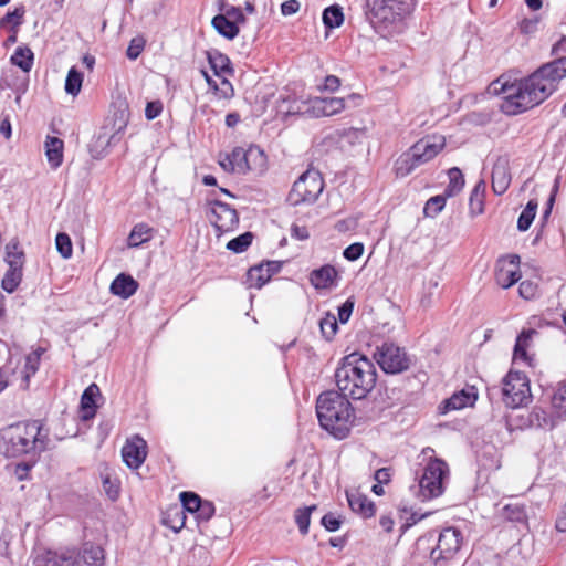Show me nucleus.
<instances>
[{
	"label": "nucleus",
	"mask_w": 566,
	"mask_h": 566,
	"mask_svg": "<svg viewBox=\"0 0 566 566\" xmlns=\"http://www.w3.org/2000/svg\"><path fill=\"white\" fill-rule=\"evenodd\" d=\"M566 77V56L538 67L525 78L509 84L500 80L491 84L493 92L504 94L501 111L507 115L526 112L547 99Z\"/></svg>",
	"instance_id": "nucleus-1"
},
{
	"label": "nucleus",
	"mask_w": 566,
	"mask_h": 566,
	"mask_svg": "<svg viewBox=\"0 0 566 566\" xmlns=\"http://www.w3.org/2000/svg\"><path fill=\"white\" fill-rule=\"evenodd\" d=\"M335 380L339 392L353 399H363L376 385V367L366 356L352 353L343 358Z\"/></svg>",
	"instance_id": "nucleus-2"
},
{
	"label": "nucleus",
	"mask_w": 566,
	"mask_h": 566,
	"mask_svg": "<svg viewBox=\"0 0 566 566\" xmlns=\"http://www.w3.org/2000/svg\"><path fill=\"white\" fill-rule=\"evenodd\" d=\"M316 415L321 427L337 439L348 436L355 419L354 408L348 398L334 390L318 396Z\"/></svg>",
	"instance_id": "nucleus-3"
},
{
	"label": "nucleus",
	"mask_w": 566,
	"mask_h": 566,
	"mask_svg": "<svg viewBox=\"0 0 566 566\" xmlns=\"http://www.w3.org/2000/svg\"><path fill=\"white\" fill-rule=\"evenodd\" d=\"M39 421L18 422L0 430L2 448L7 457H19L46 449L48 434L42 433Z\"/></svg>",
	"instance_id": "nucleus-4"
},
{
	"label": "nucleus",
	"mask_w": 566,
	"mask_h": 566,
	"mask_svg": "<svg viewBox=\"0 0 566 566\" xmlns=\"http://www.w3.org/2000/svg\"><path fill=\"white\" fill-rule=\"evenodd\" d=\"M446 146L441 135L426 136L415 143L410 149L396 161L395 169L399 177H406L417 167L433 159Z\"/></svg>",
	"instance_id": "nucleus-5"
},
{
	"label": "nucleus",
	"mask_w": 566,
	"mask_h": 566,
	"mask_svg": "<svg viewBox=\"0 0 566 566\" xmlns=\"http://www.w3.org/2000/svg\"><path fill=\"white\" fill-rule=\"evenodd\" d=\"M219 165L231 174L244 175L249 171L262 174L266 169V156L256 146L248 149L235 147L230 154L220 156Z\"/></svg>",
	"instance_id": "nucleus-6"
},
{
	"label": "nucleus",
	"mask_w": 566,
	"mask_h": 566,
	"mask_svg": "<svg viewBox=\"0 0 566 566\" xmlns=\"http://www.w3.org/2000/svg\"><path fill=\"white\" fill-rule=\"evenodd\" d=\"M409 11L407 0H365L364 13L374 28L395 24Z\"/></svg>",
	"instance_id": "nucleus-7"
},
{
	"label": "nucleus",
	"mask_w": 566,
	"mask_h": 566,
	"mask_svg": "<svg viewBox=\"0 0 566 566\" xmlns=\"http://www.w3.org/2000/svg\"><path fill=\"white\" fill-rule=\"evenodd\" d=\"M448 479V464L441 459H430L418 480V497L427 501L440 496Z\"/></svg>",
	"instance_id": "nucleus-8"
},
{
	"label": "nucleus",
	"mask_w": 566,
	"mask_h": 566,
	"mask_svg": "<svg viewBox=\"0 0 566 566\" xmlns=\"http://www.w3.org/2000/svg\"><path fill=\"white\" fill-rule=\"evenodd\" d=\"M324 189V180L319 171L307 169L294 181L287 196L292 206L314 203Z\"/></svg>",
	"instance_id": "nucleus-9"
},
{
	"label": "nucleus",
	"mask_w": 566,
	"mask_h": 566,
	"mask_svg": "<svg viewBox=\"0 0 566 566\" xmlns=\"http://www.w3.org/2000/svg\"><path fill=\"white\" fill-rule=\"evenodd\" d=\"M361 99L359 94L352 93L346 97H315L305 104V108H290L289 113H308L313 117H328L334 116L346 109L350 103L353 106H357Z\"/></svg>",
	"instance_id": "nucleus-10"
},
{
	"label": "nucleus",
	"mask_w": 566,
	"mask_h": 566,
	"mask_svg": "<svg viewBox=\"0 0 566 566\" xmlns=\"http://www.w3.org/2000/svg\"><path fill=\"white\" fill-rule=\"evenodd\" d=\"M502 394L507 407L518 408L526 406L532 399L527 376L521 371H509L503 379Z\"/></svg>",
	"instance_id": "nucleus-11"
},
{
	"label": "nucleus",
	"mask_w": 566,
	"mask_h": 566,
	"mask_svg": "<svg viewBox=\"0 0 566 566\" xmlns=\"http://www.w3.org/2000/svg\"><path fill=\"white\" fill-rule=\"evenodd\" d=\"M379 367L386 374H400L409 369L411 358L406 353L405 348L397 346L394 343H384L376 348L374 353Z\"/></svg>",
	"instance_id": "nucleus-12"
},
{
	"label": "nucleus",
	"mask_w": 566,
	"mask_h": 566,
	"mask_svg": "<svg viewBox=\"0 0 566 566\" xmlns=\"http://www.w3.org/2000/svg\"><path fill=\"white\" fill-rule=\"evenodd\" d=\"M462 533L455 527L443 528L438 537L437 546L430 553L431 560L439 565L440 563L452 559L462 545Z\"/></svg>",
	"instance_id": "nucleus-13"
},
{
	"label": "nucleus",
	"mask_w": 566,
	"mask_h": 566,
	"mask_svg": "<svg viewBox=\"0 0 566 566\" xmlns=\"http://www.w3.org/2000/svg\"><path fill=\"white\" fill-rule=\"evenodd\" d=\"M209 220L219 233L233 231L239 223V216L235 209L229 205L213 200L210 202Z\"/></svg>",
	"instance_id": "nucleus-14"
},
{
	"label": "nucleus",
	"mask_w": 566,
	"mask_h": 566,
	"mask_svg": "<svg viewBox=\"0 0 566 566\" xmlns=\"http://www.w3.org/2000/svg\"><path fill=\"white\" fill-rule=\"evenodd\" d=\"M62 566H103L104 552L102 547L85 543L77 553H69L62 555Z\"/></svg>",
	"instance_id": "nucleus-15"
},
{
	"label": "nucleus",
	"mask_w": 566,
	"mask_h": 566,
	"mask_svg": "<svg viewBox=\"0 0 566 566\" xmlns=\"http://www.w3.org/2000/svg\"><path fill=\"white\" fill-rule=\"evenodd\" d=\"M521 279L520 256L510 254L496 262L495 281L502 289H509Z\"/></svg>",
	"instance_id": "nucleus-16"
},
{
	"label": "nucleus",
	"mask_w": 566,
	"mask_h": 566,
	"mask_svg": "<svg viewBox=\"0 0 566 566\" xmlns=\"http://www.w3.org/2000/svg\"><path fill=\"white\" fill-rule=\"evenodd\" d=\"M147 455V443L139 437L134 436L126 441L122 449L123 461L130 469H138Z\"/></svg>",
	"instance_id": "nucleus-17"
},
{
	"label": "nucleus",
	"mask_w": 566,
	"mask_h": 566,
	"mask_svg": "<svg viewBox=\"0 0 566 566\" xmlns=\"http://www.w3.org/2000/svg\"><path fill=\"white\" fill-rule=\"evenodd\" d=\"M511 184L509 160L500 157L492 169V189L496 195L504 193Z\"/></svg>",
	"instance_id": "nucleus-18"
},
{
	"label": "nucleus",
	"mask_w": 566,
	"mask_h": 566,
	"mask_svg": "<svg viewBox=\"0 0 566 566\" xmlns=\"http://www.w3.org/2000/svg\"><path fill=\"white\" fill-rule=\"evenodd\" d=\"M337 277L338 273L331 264L323 265L310 273V282L316 290L333 287L336 285Z\"/></svg>",
	"instance_id": "nucleus-19"
},
{
	"label": "nucleus",
	"mask_w": 566,
	"mask_h": 566,
	"mask_svg": "<svg viewBox=\"0 0 566 566\" xmlns=\"http://www.w3.org/2000/svg\"><path fill=\"white\" fill-rule=\"evenodd\" d=\"M537 332L535 329H526L523 331L516 338V343L513 350V360L522 361L526 365H531V357L527 354V349L531 346L533 336L536 335Z\"/></svg>",
	"instance_id": "nucleus-20"
},
{
	"label": "nucleus",
	"mask_w": 566,
	"mask_h": 566,
	"mask_svg": "<svg viewBox=\"0 0 566 566\" xmlns=\"http://www.w3.org/2000/svg\"><path fill=\"white\" fill-rule=\"evenodd\" d=\"M101 391L96 384H91L82 394L81 397V411L82 419L90 420L96 415V397L99 396Z\"/></svg>",
	"instance_id": "nucleus-21"
},
{
	"label": "nucleus",
	"mask_w": 566,
	"mask_h": 566,
	"mask_svg": "<svg viewBox=\"0 0 566 566\" xmlns=\"http://www.w3.org/2000/svg\"><path fill=\"white\" fill-rule=\"evenodd\" d=\"M346 496L353 512L365 518L375 514V505L366 495L358 492H346Z\"/></svg>",
	"instance_id": "nucleus-22"
},
{
	"label": "nucleus",
	"mask_w": 566,
	"mask_h": 566,
	"mask_svg": "<svg viewBox=\"0 0 566 566\" xmlns=\"http://www.w3.org/2000/svg\"><path fill=\"white\" fill-rule=\"evenodd\" d=\"M138 283L127 274H119L111 284V292L123 298H128L136 293Z\"/></svg>",
	"instance_id": "nucleus-23"
},
{
	"label": "nucleus",
	"mask_w": 566,
	"mask_h": 566,
	"mask_svg": "<svg viewBox=\"0 0 566 566\" xmlns=\"http://www.w3.org/2000/svg\"><path fill=\"white\" fill-rule=\"evenodd\" d=\"M64 143L62 139L48 136L45 140V156L51 168L56 169L63 163Z\"/></svg>",
	"instance_id": "nucleus-24"
},
{
	"label": "nucleus",
	"mask_w": 566,
	"mask_h": 566,
	"mask_svg": "<svg viewBox=\"0 0 566 566\" xmlns=\"http://www.w3.org/2000/svg\"><path fill=\"white\" fill-rule=\"evenodd\" d=\"M207 59L214 75L221 76L222 74L233 73L230 59L218 50L207 51Z\"/></svg>",
	"instance_id": "nucleus-25"
},
{
	"label": "nucleus",
	"mask_w": 566,
	"mask_h": 566,
	"mask_svg": "<svg viewBox=\"0 0 566 566\" xmlns=\"http://www.w3.org/2000/svg\"><path fill=\"white\" fill-rule=\"evenodd\" d=\"M475 400L476 396L474 394L461 390L446 399L441 409L443 413L450 410H459L465 408L467 406H472Z\"/></svg>",
	"instance_id": "nucleus-26"
},
{
	"label": "nucleus",
	"mask_w": 566,
	"mask_h": 566,
	"mask_svg": "<svg viewBox=\"0 0 566 566\" xmlns=\"http://www.w3.org/2000/svg\"><path fill=\"white\" fill-rule=\"evenodd\" d=\"M211 23L216 31L228 40L234 39L239 33L237 23L228 19L227 15L218 14L212 19Z\"/></svg>",
	"instance_id": "nucleus-27"
},
{
	"label": "nucleus",
	"mask_w": 566,
	"mask_h": 566,
	"mask_svg": "<svg viewBox=\"0 0 566 566\" xmlns=\"http://www.w3.org/2000/svg\"><path fill=\"white\" fill-rule=\"evenodd\" d=\"M153 228L146 223L136 224L128 235L127 245L129 248L140 247L143 243L148 242L153 238Z\"/></svg>",
	"instance_id": "nucleus-28"
},
{
	"label": "nucleus",
	"mask_w": 566,
	"mask_h": 566,
	"mask_svg": "<svg viewBox=\"0 0 566 566\" xmlns=\"http://www.w3.org/2000/svg\"><path fill=\"white\" fill-rule=\"evenodd\" d=\"M10 61L13 65L28 73L33 66L34 54L30 48L21 45L15 49Z\"/></svg>",
	"instance_id": "nucleus-29"
},
{
	"label": "nucleus",
	"mask_w": 566,
	"mask_h": 566,
	"mask_svg": "<svg viewBox=\"0 0 566 566\" xmlns=\"http://www.w3.org/2000/svg\"><path fill=\"white\" fill-rule=\"evenodd\" d=\"M528 426L536 429H552L555 426V421L544 409L535 407L528 413L527 417Z\"/></svg>",
	"instance_id": "nucleus-30"
},
{
	"label": "nucleus",
	"mask_w": 566,
	"mask_h": 566,
	"mask_svg": "<svg viewBox=\"0 0 566 566\" xmlns=\"http://www.w3.org/2000/svg\"><path fill=\"white\" fill-rule=\"evenodd\" d=\"M42 354L43 349L39 347L29 355H27L24 359V368L21 371V378L24 387H28L30 377L38 371Z\"/></svg>",
	"instance_id": "nucleus-31"
},
{
	"label": "nucleus",
	"mask_w": 566,
	"mask_h": 566,
	"mask_svg": "<svg viewBox=\"0 0 566 566\" xmlns=\"http://www.w3.org/2000/svg\"><path fill=\"white\" fill-rule=\"evenodd\" d=\"M551 405L556 417L566 416V381L559 382L554 389Z\"/></svg>",
	"instance_id": "nucleus-32"
},
{
	"label": "nucleus",
	"mask_w": 566,
	"mask_h": 566,
	"mask_svg": "<svg viewBox=\"0 0 566 566\" xmlns=\"http://www.w3.org/2000/svg\"><path fill=\"white\" fill-rule=\"evenodd\" d=\"M323 23L327 29L339 28L344 22V12L343 8L338 4H333L327 7L323 11Z\"/></svg>",
	"instance_id": "nucleus-33"
},
{
	"label": "nucleus",
	"mask_w": 566,
	"mask_h": 566,
	"mask_svg": "<svg viewBox=\"0 0 566 566\" xmlns=\"http://www.w3.org/2000/svg\"><path fill=\"white\" fill-rule=\"evenodd\" d=\"M263 265L252 266L248 271L247 283L249 287L261 289L270 281V274L266 273Z\"/></svg>",
	"instance_id": "nucleus-34"
},
{
	"label": "nucleus",
	"mask_w": 566,
	"mask_h": 566,
	"mask_svg": "<svg viewBox=\"0 0 566 566\" xmlns=\"http://www.w3.org/2000/svg\"><path fill=\"white\" fill-rule=\"evenodd\" d=\"M537 210V201L530 200L517 219V229L522 232L530 229Z\"/></svg>",
	"instance_id": "nucleus-35"
},
{
	"label": "nucleus",
	"mask_w": 566,
	"mask_h": 566,
	"mask_svg": "<svg viewBox=\"0 0 566 566\" xmlns=\"http://www.w3.org/2000/svg\"><path fill=\"white\" fill-rule=\"evenodd\" d=\"M448 176H449V185L446 188L444 192L448 197H453L462 190V188L464 186V178H463L461 170L457 167L451 168L448 171Z\"/></svg>",
	"instance_id": "nucleus-36"
},
{
	"label": "nucleus",
	"mask_w": 566,
	"mask_h": 566,
	"mask_svg": "<svg viewBox=\"0 0 566 566\" xmlns=\"http://www.w3.org/2000/svg\"><path fill=\"white\" fill-rule=\"evenodd\" d=\"M83 74L75 67H71L65 80V92L76 96L81 92Z\"/></svg>",
	"instance_id": "nucleus-37"
},
{
	"label": "nucleus",
	"mask_w": 566,
	"mask_h": 566,
	"mask_svg": "<svg viewBox=\"0 0 566 566\" xmlns=\"http://www.w3.org/2000/svg\"><path fill=\"white\" fill-rule=\"evenodd\" d=\"M6 262L9 268L22 269L24 264V253L19 250L18 242H11L7 245Z\"/></svg>",
	"instance_id": "nucleus-38"
},
{
	"label": "nucleus",
	"mask_w": 566,
	"mask_h": 566,
	"mask_svg": "<svg viewBox=\"0 0 566 566\" xmlns=\"http://www.w3.org/2000/svg\"><path fill=\"white\" fill-rule=\"evenodd\" d=\"M25 9L23 6L17 7L13 11L7 12L0 19V28H19L23 23Z\"/></svg>",
	"instance_id": "nucleus-39"
},
{
	"label": "nucleus",
	"mask_w": 566,
	"mask_h": 566,
	"mask_svg": "<svg viewBox=\"0 0 566 566\" xmlns=\"http://www.w3.org/2000/svg\"><path fill=\"white\" fill-rule=\"evenodd\" d=\"M22 280V269L9 268L2 279V287L8 293H12L19 286Z\"/></svg>",
	"instance_id": "nucleus-40"
},
{
	"label": "nucleus",
	"mask_w": 566,
	"mask_h": 566,
	"mask_svg": "<svg viewBox=\"0 0 566 566\" xmlns=\"http://www.w3.org/2000/svg\"><path fill=\"white\" fill-rule=\"evenodd\" d=\"M319 328L323 337L327 340H331L338 329L336 316L327 313L323 318L319 319Z\"/></svg>",
	"instance_id": "nucleus-41"
},
{
	"label": "nucleus",
	"mask_w": 566,
	"mask_h": 566,
	"mask_svg": "<svg viewBox=\"0 0 566 566\" xmlns=\"http://www.w3.org/2000/svg\"><path fill=\"white\" fill-rule=\"evenodd\" d=\"M316 510V505L297 509L295 512V521L301 534L306 535L311 523V514Z\"/></svg>",
	"instance_id": "nucleus-42"
},
{
	"label": "nucleus",
	"mask_w": 566,
	"mask_h": 566,
	"mask_svg": "<svg viewBox=\"0 0 566 566\" xmlns=\"http://www.w3.org/2000/svg\"><path fill=\"white\" fill-rule=\"evenodd\" d=\"M503 516L512 522L526 521V512L524 505L520 503H510L503 507Z\"/></svg>",
	"instance_id": "nucleus-43"
},
{
	"label": "nucleus",
	"mask_w": 566,
	"mask_h": 566,
	"mask_svg": "<svg viewBox=\"0 0 566 566\" xmlns=\"http://www.w3.org/2000/svg\"><path fill=\"white\" fill-rule=\"evenodd\" d=\"M253 234L251 232H245L227 243V249L234 253H241L245 251L252 243Z\"/></svg>",
	"instance_id": "nucleus-44"
},
{
	"label": "nucleus",
	"mask_w": 566,
	"mask_h": 566,
	"mask_svg": "<svg viewBox=\"0 0 566 566\" xmlns=\"http://www.w3.org/2000/svg\"><path fill=\"white\" fill-rule=\"evenodd\" d=\"M55 245L57 252L63 259H70L73 253V244L69 234L64 232L57 233L55 238Z\"/></svg>",
	"instance_id": "nucleus-45"
},
{
	"label": "nucleus",
	"mask_w": 566,
	"mask_h": 566,
	"mask_svg": "<svg viewBox=\"0 0 566 566\" xmlns=\"http://www.w3.org/2000/svg\"><path fill=\"white\" fill-rule=\"evenodd\" d=\"M336 134L342 144L346 143L348 145H355L356 143H358L361 139V137L364 135L361 129L354 128V127L339 129L336 132Z\"/></svg>",
	"instance_id": "nucleus-46"
},
{
	"label": "nucleus",
	"mask_w": 566,
	"mask_h": 566,
	"mask_svg": "<svg viewBox=\"0 0 566 566\" xmlns=\"http://www.w3.org/2000/svg\"><path fill=\"white\" fill-rule=\"evenodd\" d=\"M179 497L182 509L193 514L200 507V503L202 502L201 497L193 492H181Z\"/></svg>",
	"instance_id": "nucleus-47"
},
{
	"label": "nucleus",
	"mask_w": 566,
	"mask_h": 566,
	"mask_svg": "<svg viewBox=\"0 0 566 566\" xmlns=\"http://www.w3.org/2000/svg\"><path fill=\"white\" fill-rule=\"evenodd\" d=\"M103 480V489L107 496L115 501L119 495V482L117 479L113 478L109 473H104L102 475Z\"/></svg>",
	"instance_id": "nucleus-48"
},
{
	"label": "nucleus",
	"mask_w": 566,
	"mask_h": 566,
	"mask_svg": "<svg viewBox=\"0 0 566 566\" xmlns=\"http://www.w3.org/2000/svg\"><path fill=\"white\" fill-rule=\"evenodd\" d=\"M446 206V198L443 196H434L430 198L424 206V214L427 217H436L442 211Z\"/></svg>",
	"instance_id": "nucleus-49"
},
{
	"label": "nucleus",
	"mask_w": 566,
	"mask_h": 566,
	"mask_svg": "<svg viewBox=\"0 0 566 566\" xmlns=\"http://www.w3.org/2000/svg\"><path fill=\"white\" fill-rule=\"evenodd\" d=\"M470 210L473 214H481L484 211L483 193L480 192L476 186L470 197Z\"/></svg>",
	"instance_id": "nucleus-50"
},
{
	"label": "nucleus",
	"mask_w": 566,
	"mask_h": 566,
	"mask_svg": "<svg viewBox=\"0 0 566 566\" xmlns=\"http://www.w3.org/2000/svg\"><path fill=\"white\" fill-rule=\"evenodd\" d=\"M197 514V520L200 522L209 521L214 514V505L209 501H202L200 503V507L195 513Z\"/></svg>",
	"instance_id": "nucleus-51"
},
{
	"label": "nucleus",
	"mask_w": 566,
	"mask_h": 566,
	"mask_svg": "<svg viewBox=\"0 0 566 566\" xmlns=\"http://www.w3.org/2000/svg\"><path fill=\"white\" fill-rule=\"evenodd\" d=\"M363 253L364 244L360 242H355L344 250L343 255L348 261H356L363 255Z\"/></svg>",
	"instance_id": "nucleus-52"
},
{
	"label": "nucleus",
	"mask_w": 566,
	"mask_h": 566,
	"mask_svg": "<svg viewBox=\"0 0 566 566\" xmlns=\"http://www.w3.org/2000/svg\"><path fill=\"white\" fill-rule=\"evenodd\" d=\"M322 525L328 532H335L339 530L342 525V520L334 513H327L322 517Z\"/></svg>",
	"instance_id": "nucleus-53"
},
{
	"label": "nucleus",
	"mask_w": 566,
	"mask_h": 566,
	"mask_svg": "<svg viewBox=\"0 0 566 566\" xmlns=\"http://www.w3.org/2000/svg\"><path fill=\"white\" fill-rule=\"evenodd\" d=\"M518 294L525 300H531L537 294V284L532 281H523L518 286Z\"/></svg>",
	"instance_id": "nucleus-54"
},
{
	"label": "nucleus",
	"mask_w": 566,
	"mask_h": 566,
	"mask_svg": "<svg viewBox=\"0 0 566 566\" xmlns=\"http://www.w3.org/2000/svg\"><path fill=\"white\" fill-rule=\"evenodd\" d=\"M163 112V104L160 101L148 102L145 108V116L148 120L155 119Z\"/></svg>",
	"instance_id": "nucleus-55"
},
{
	"label": "nucleus",
	"mask_w": 566,
	"mask_h": 566,
	"mask_svg": "<svg viewBox=\"0 0 566 566\" xmlns=\"http://www.w3.org/2000/svg\"><path fill=\"white\" fill-rule=\"evenodd\" d=\"M144 49V41L142 39H133L127 49V57L136 60Z\"/></svg>",
	"instance_id": "nucleus-56"
},
{
	"label": "nucleus",
	"mask_w": 566,
	"mask_h": 566,
	"mask_svg": "<svg viewBox=\"0 0 566 566\" xmlns=\"http://www.w3.org/2000/svg\"><path fill=\"white\" fill-rule=\"evenodd\" d=\"M538 18H525L520 22V31L524 34H532L536 31Z\"/></svg>",
	"instance_id": "nucleus-57"
},
{
	"label": "nucleus",
	"mask_w": 566,
	"mask_h": 566,
	"mask_svg": "<svg viewBox=\"0 0 566 566\" xmlns=\"http://www.w3.org/2000/svg\"><path fill=\"white\" fill-rule=\"evenodd\" d=\"M340 86V80L335 75H327L324 78V83L319 86L321 91H327L331 93L336 92Z\"/></svg>",
	"instance_id": "nucleus-58"
},
{
	"label": "nucleus",
	"mask_w": 566,
	"mask_h": 566,
	"mask_svg": "<svg viewBox=\"0 0 566 566\" xmlns=\"http://www.w3.org/2000/svg\"><path fill=\"white\" fill-rule=\"evenodd\" d=\"M354 308V302L352 300H347L339 308H338V319L340 323L345 324L348 322Z\"/></svg>",
	"instance_id": "nucleus-59"
},
{
	"label": "nucleus",
	"mask_w": 566,
	"mask_h": 566,
	"mask_svg": "<svg viewBox=\"0 0 566 566\" xmlns=\"http://www.w3.org/2000/svg\"><path fill=\"white\" fill-rule=\"evenodd\" d=\"M301 8V3L297 0H287L281 4V13L284 17L296 13Z\"/></svg>",
	"instance_id": "nucleus-60"
},
{
	"label": "nucleus",
	"mask_w": 566,
	"mask_h": 566,
	"mask_svg": "<svg viewBox=\"0 0 566 566\" xmlns=\"http://www.w3.org/2000/svg\"><path fill=\"white\" fill-rule=\"evenodd\" d=\"M291 235L297 240H306L310 237L308 230L304 226L293 224Z\"/></svg>",
	"instance_id": "nucleus-61"
},
{
	"label": "nucleus",
	"mask_w": 566,
	"mask_h": 566,
	"mask_svg": "<svg viewBox=\"0 0 566 566\" xmlns=\"http://www.w3.org/2000/svg\"><path fill=\"white\" fill-rule=\"evenodd\" d=\"M390 478V470L388 468H381L375 472V480L380 484L388 483Z\"/></svg>",
	"instance_id": "nucleus-62"
},
{
	"label": "nucleus",
	"mask_w": 566,
	"mask_h": 566,
	"mask_svg": "<svg viewBox=\"0 0 566 566\" xmlns=\"http://www.w3.org/2000/svg\"><path fill=\"white\" fill-rule=\"evenodd\" d=\"M31 469V464L29 463H19L15 467L14 473L18 478V480L22 481L28 478V473Z\"/></svg>",
	"instance_id": "nucleus-63"
},
{
	"label": "nucleus",
	"mask_w": 566,
	"mask_h": 566,
	"mask_svg": "<svg viewBox=\"0 0 566 566\" xmlns=\"http://www.w3.org/2000/svg\"><path fill=\"white\" fill-rule=\"evenodd\" d=\"M555 526L558 532H566V504L562 509V511L556 520Z\"/></svg>",
	"instance_id": "nucleus-64"
}]
</instances>
